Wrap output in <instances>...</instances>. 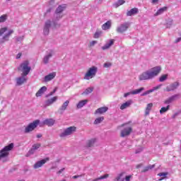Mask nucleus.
<instances>
[{"instance_id": "f8f14e48", "label": "nucleus", "mask_w": 181, "mask_h": 181, "mask_svg": "<svg viewBox=\"0 0 181 181\" xmlns=\"http://www.w3.org/2000/svg\"><path fill=\"white\" fill-rule=\"evenodd\" d=\"M180 98V95L175 94L172 95L171 97L168 98L167 100L164 101V104H172L174 101H176V100H179Z\"/></svg>"}, {"instance_id": "58836bf2", "label": "nucleus", "mask_w": 181, "mask_h": 181, "mask_svg": "<svg viewBox=\"0 0 181 181\" xmlns=\"http://www.w3.org/2000/svg\"><path fill=\"white\" fill-rule=\"evenodd\" d=\"M108 177V174H105L104 175H101L100 177L95 178L92 181H98V180H103V179H107Z\"/></svg>"}, {"instance_id": "4be33fe9", "label": "nucleus", "mask_w": 181, "mask_h": 181, "mask_svg": "<svg viewBox=\"0 0 181 181\" xmlns=\"http://www.w3.org/2000/svg\"><path fill=\"white\" fill-rule=\"evenodd\" d=\"M54 122H56L54 119H46L44 120L43 124H45V125H47L48 127H53L54 125Z\"/></svg>"}, {"instance_id": "7c9ffc66", "label": "nucleus", "mask_w": 181, "mask_h": 181, "mask_svg": "<svg viewBox=\"0 0 181 181\" xmlns=\"http://www.w3.org/2000/svg\"><path fill=\"white\" fill-rule=\"evenodd\" d=\"M152 107H153V104L152 103L147 104V106L145 110V115H149V113L151 112V110H152Z\"/></svg>"}, {"instance_id": "9b49d317", "label": "nucleus", "mask_w": 181, "mask_h": 181, "mask_svg": "<svg viewBox=\"0 0 181 181\" xmlns=\"http://www.w3.org/2000/svg\"><path fill=\"white\" fill-rule=\"evenodd\" d=\"M13 33V30H9L7 33H6L1 39L0 43H5V42L9 41V36H11Z\"/></svg>"}, {"instance_id": "6e6552de", "label": "nucleus", "mask_w": 181, "mask_h": 181, "mask_svg": "<svg viewBox=\"0 0 181 181\" xmlns=\"http://www.w3.org/2000/svg\"><path fill=\"white\" fill-rule=\"evenodd\" d=\"M40 122V121L39 119H37L33 122L29 124L25 129V134H28V132H32V131H33V129H35V128H36L37 125H39Z\"/></svg>"}, {"instance_id": "13d9d810", "label": "nucleus", "mask_w": 181, "mask_h": 181, "mask_svg": "<svg viewBox=\"0 0 181 181\" xmlns=\"http://www.w3.org/2000/svg\"><path fill=\"white\" fill-rule=\"evenodd\" d=\"M21 56H22V54L21 53H18L16 57V59H21Z\"/></svg>"}, {"instance_id": "6e6d98bb", "label": "nucleus", "mask_w": 181, "mask_h": 181, "mask_svg": "<svg viewBox=\"0 0 181 181\" xmlns=\"http://www.w3.org/2000/svg\"><path fill=\"white\" fill-rule=\"evenodd\" d=\"M142 152V147H139L137 150H136V153H139Z\"/></svg>"}, {"instance_id": "4c0bfd02", "label": "nucleus", "mask_w": 181, "mask_h": 181, "mask_svg": "<svg viewBox=\"0 0 181 181\" xmlns=\"http://www.w3.org/2000/svg\"><path fill=\"white\" fill-rule=\"evenodd\" d=\"M94 89L93 88H88L85 90V91L83 93L85 95H88V94H91L93 93V90Z\"/></svg>"}, {"instance_id": "f704fd0d", "label": "nucleus", "mask_w": 181, "mask_h": 181, "mask_svg": "<svg viewBox=\"0 0 181 181\" xmlns=\"http://www.w3.org/2000/svg\"><path fill=\"white\" fill-rule=\"evenodd\" d=\"M170 109V105H167V107H161V109L160 110V114H165V112H168V111H169V110Z\"/></svg>"}, {"instance_id": "de8ad7c7", "label": "nucleus", "mask_w": 181, "mask_h": 181, "mask_svg": "<svg viewBox=\"0 0 181 181\" xmlns=\"http://www.w3.org/2000/svg\"><path fill=\"white\" fill-rule=\"evenodd\" d=\"M111 66H112V64H111V62H106L103 64V67L105 69H108L109 67H111Z\"/></svg>"}, {"instance_id": "72a5a7b5", "label": "nucleus", "mask_w": 181, "mask_h": 181, "mask_svg": "<svg viewBox=\"0 0 181 181\" xmlns=\"http://www.w3.org/2000/svg\"><path fill=\"white\" fill-rule=\"evenodd\" d=\"M64 9H66V4L59 6L55 12L57 13H62Z\"/></svg>"}, {"instance_id": "6ab92c4d", "label": "nucleus", "mask_w": 181, "mask_h": 181, "mask_svg": "<svg viewBox=\"0 0 181 181\" xmlns=\"http://www.w3.org/2000/svg\"><path fill=\"white\" fill-rule=\"evenodd\" d=\"M162 87V84L158 85L156 87H153L152 89L145 91L141 94L142 96L148 95V94H151V93H153V91H156V90H159Z\"/></svg>"}, {"instance_id": "dca6fc26", "label": "nucleus", "mask_w": 181, "mask_h": 181, "mask_svg": "<svg viewBox=\"0 0 181 181\" xmlns=\"http://www.w3.org/2000/svg\"><path fill=\"white\" fill-rule=\"evenodd\" d=\"M144 90H145V88L141 87V88H140L139 89H136V90H133V91L124 93V97L125 98H127V97H128L129 95H131V94L133 95H135L136 94H139V93H141V91H144Z\"/></svg>"}, {"instance_id": "c756f323", "label": "nucleus", "mask_w": 181, "mask_h": 181, "mask_svg": "<svg viewBox=\"0 0 181 181\" xmlns=\"http://www.w3.org/2000/svg\"><path fill=\"white\" fill-rule=\"evenodd\" d=\"M88 103V100H81L78 102V103L76 105L77 108L80 109V108H83V107H84V105H86V104H87Z\"/></svg>"}, {"instance_id": "1a4fd4ad", "label": "nucleus", "mask_w": 181, "mask_h": 181, "mask_svg": "<svg viewBox=\"0 0 181 181\" xmlns=\"http://www.w3.org/2000/svg\"><path fill=\"white\" fill-rule=\"evenodd\" d=\"M51 26L52 28H54L53 26V23H52V21L50 20H47L45 23V25H44V29H43V33L44 35H49V32L50 30V28Z\"/></svg>"}, {"instance_id": "49530a36", "label": "nucleus", "mask_w": 181, "mask_h": 181, "mask_svg": "<svg viewBox=\"0 0 181 181\" xmlns=\"http://www.w3.org/2000/svg\"><path fill=\"white\" fill-rule=\"evenodd\" d=\"M101 33H102L101 31H97L96 33H95L93 37L95 39H98V37L101 36Z\"/></svg>"}, {"instance_id": "ddd939ff", "label": "nucleus", "mask_w": 181, "mask_h": 181, "mask_svg": "<svg viewBox=\"0 0 181 181\" xmlns=\"http://www.w3.org/2000/svg\"><path fill=\"white\" fill-rule=\"evenodd\" d=\"M47 162H49V158H46L41 160L37 161L34 164L33 168H34V169H39V168H42V166H43V165H45V163H46Z\"/></svg>"}, {"instance_id": "603ef678", "label": "nucleus", "mask_w": 181, "mask_h": 181, "mask_svg": "<svg viewBox=\"0 0 181 181\" xmlns=\"http://www.w3.org/2000/svg\"><path fill=\"white\" fill-rule=\"evenodd\" d=\"M131 179H132V175H127L125 177V181H131Z\"/></svg>"}, {"instance_id": "473e14b6", "label": "nucleus", "mask_w": 181, "mask_h": 181, "mask_svg": "<svg viewBox=\"0 0 181 181\" xmlns=\"http://www.w3.org/2000/svg\"><path fill=\"white\" fill-rule=\"evenodd\" d=\"M94 144H95V139H91L87 141L86 146L88 148H91L92 146H94Z\"/></svg>"}, {"instance_id": "09e8293b", "label": "nucleus", "mask_w": 181, "mask_h": 181, "mask_svg": "<svg viewBox=\"0 0 181 181\" xmlns=\"http://www.w3.org/2000/svg\"><path fill=\"white\" fill-rule=\"evenodd\" d=\"M56 91H57V88H55L53 91L50 92L48 95H46V97H52V95H53V94H54V93H56Z\"/></svg>"}, {"instance_id": "0eeeda50", "label": "nucleus", "mask_w": 181, "mask_h": 181, "mask_svg": "<svg viewBox=\"0 0 181 181\" xmlns=\"http://www.w3.org/2000/svg\"><path fill=\"white\" fill-rule=\"evenodd\" d=\"M21 68L23 72V76H28L29 73L30 72V66H29V62L28 61H24L21 64Z\"/></svg>"}, {"instance_id": "f03ea898", "label": "nucleus", "mask_w": 181, "mask_h": 181, "mask_svg": "<svg viewBox=\"0 0 181 181\" xmlns=\"http://www.w3.org/2000/svg\"><path fill=\"white\" fill-rule=\"evenodd\" d=\"M97 73H98V67L92 66L87 70L83 78L84 80H91V78H94L97 76Z\"/></svg>"}, {"instance_id": "a211bd4d", "label": "nucleus", "mask_w": 181, "mask_h": 181, "mask_svg": "<svg viewBox=\"0 0 181 181\" xmlns=\"http://www.w3.org/2000/svg\"><path fill=\"white\" fill-rule=\"evenodd\" d=\"M16 84L17 86H22V84H23L24 83H25L27 78H26V76L22 74L21 76L17 78L16 79Z\"/></svg>"}, {"instance_id": "b1692460", "label": "nucleus", "mask_w": 181, "mask_h": 181, "mask_svg": "<svg viewBox=\"0 0 181 181\" xmlns=\"http://www.w3.org/2000/svg\"><path fill=\"white\" fill-rule=\"evenodd\" d=\"M108 111V107H102L97 109L95 112V114H104Z\"/></svg>"}, {"instance_id": "aec40b11", "label": "nucleus", "mask_w": 181, "mask_h": 181, "mask_svg": "<svg viewBox=\"0 0 181 181\" xmlns=\"http://www.w3.org/2000/svg\"><path fill=\"white\" fill-rule=\"evenodd\" d=\"M54 77H56V72H52L45 76L44 78V81L47 83L48 81H52V80H53Z\"/></svg>"}, {"instance_id": "e2e57ef3", "label": "nucleus", "mask_w": 181, "mask_h": 181, "mask_svg": "<svg viewBox=\"0 0 181 181\" xmlns=\"http://www.w3.org/2000/svg\"><path fill=\"white\" fill-rule=\"evenodd\" d=\"M136 169H139V168H142V164H139L136 166Z\"/></svg>"}, {"instance_id": "4468645a", "label": "nucleus", "mask_w": 181, "mask_h": 181, "mask_svg": "<svg viewBox=\"0 0 181 181\" xmlns=\"http://www.w3.org/2000/svg\"><path fill=\"white\" fill-rule=\"evenodd\" d=\"M57 100H59V98L57 96H54V97L47 100L45 102V107L46 108V107H50V105H52V104H54V103H56V101H57Z\"/></svg>"}, {"instance_id": "c9c22d12", "label": "nucleus", "mask_w": 181, "mask_h": 181, "mask_svg": "<svg viewBox=\"0 0 181 181\" xmlns=\"http://www.w3.org/2000/svg\"><path fill=\"white\" fill-rule=\"evenodd\" d=\"M124 3L125 1L124 0H118L113 4V6L114 8H118L119 6H121V5H124Z\"/></svg>"}, {"instance_id": "79ce46f5", "label": "nucleus", "mask_w": 181, "mask_h": 181, "mask_svg": "<svg viewBox=\"0 0 181 181\" xmlns=\"http://www.w3.org/2000/svg\"><path fill=\"white\" fill-rule=\"evenodd\" d=\"M169 175V173L165 172V173H160L157 175V176H159L160 177H164V179H166V176Z\"/></svg>"}, {"instance_id": "bb28decb", "label": "nucleus", "mask_w": 181, "mask_h": 181, "mask_svg": "<svg viewBox=\"0 0 181 181\" xmlns=\"http://www.w3.org/2000/svg\"><path fill=\"white\" fill-rule=\"evenodd\" d=\"M132 104V100H127V102L121 105L120 110H126V108H129V107H131Z\"/></svg>"}, {"instance_id": "e433bc0d", "label": "nucleus", "mask_w": 181, "mask_h": 181, "mask_svg": "<svg viewBox=\"0 0 181 181\" xmlns=\"http://www.w3.org/2000/svg\"><path fill=\"white\" fill-rule=\"evenodd\" d=\"M168 80V74H163L159 78L160 83H163V81H166Z\"/></svg>"}, {"instance_id": "a878e982", "label": "nucleus", "mask_w": 181, "mask_h": 181, "mask_svg": "<svg viewBox=\"0 0 181 181\" xmlns=\"http://www.w3.org/2000/svg\"><path fill=\"white\" fill-rule=\"evenodd\" d=\"M69 104H70V101L66 100L62 104V105L59 107V111H61V112H64V111H66V110H67V107H69Z\"/></svg>"}, {"instance_id": "39448f33", "label": "nucleus", "mask_w": 181, "mask_h": 181, "mask_svg": "<svg viewBox=\"0 0 181 181\" xmlns=\"http://www.w3.org/2000/svg\"><path fill=\"white\" fill-rule=\"evenodd\" d=\"M76 129H77V128L74 126L69 127L65 129L64 132L59 134V136L61 138H64V136H69V135H71V134L76 132Z\"/></svg>"}, {"instance_id": "ea45409f", "label": "nucleus", "mask_w": 181, "mask_h": 181, "mask_svg": "<svg viewBox=\"0 0 181 181\" xmlns=\"http://www.w3.org/2000/svg\"><path fill=\"white\" fill-rule=\"evenodd\" d=\"M103 121H104V117H98L95 119V120L94 121V124L95 125H97V124H101Z\"/></svg>"}, {"instance_id": "864d4df0", "label": "nucleus", "mask_w": 181, "mask_h": 181, "mask_svg": "<svg viewBox=\"0 0 181 181\" xmlns=\"http://www.w3.org/2000/svg\"><path fill=\"white\" fill-rule=\"evenodd\" d=\"M17 42H22L23 40V36H20L16 37Z\"/></svg>"}, {"instance_id": "338daca9", "label": "nucleus", "mask_w": 181, "mask_h": 181, "mask_svg": "<svg viewBox=\"0 0 181 181\" xmlns=\"http://www.w3.org/2000/svg\"><path fill=\"white\" fill-rule=\"evenodd\" d=\"M176 116H177V113H175V114L173 116V118H175Z\"/></svg>"}, {"instance_id": "9d476101", "label": "nucleus", "mask_w": 181, "mask_h": 181, "mask_svg": "<svg viewBox=\"0 0 181 181\" xmlns=\"http://www.w3.org/2000/svg\"><path fill=\"white\" fill-rule=\"evenodd\" d=\"M177 87H179V82H173L165 88V91H168V93L170 91H175V90L177 89Z\"/></svg>"}, {"instance_id": "f3484780", "label": "nucleus", "mask_w": 181, "mask_h": 181, "mask_svg": "<svg viewBox=\"0 0 181 181\" xmlns=\"http://www.w3.org/2000/svg\"><path fill=\"white\" fill-rule=\"evenodd\" d=\"M115 42V40L114 39L109 40L105 43V45H104L102 47V50H108V49H110V47H111V46H112V45H114Z\"/></svg>"}, {"instance_id": "bf43d9fd", "label": "nucleus", "mask_w": 181, "mask_h": 181, "mask_svg": "<svg viewBox=\"0 0 181 181\" xmlns=\"http://www.w3.org/2000/svg\"><path fill=\"white\" fill-rule=\"evenodd\" d=\"M64 171V168H62L61 170H59L57 172V173H58L59 175H60V173H63Z\"/></svg>"}, {"instance_id": "c85d7f7f", "label": "nucleus", "mask_w": 181, "mask_h": 181, "mask_svg": "<svg viewBox=\"0 0 181 181\" xmlns=\"http://www.w3.org/2000/svg\"><path fill=\"white\" fill-rule=\"evenodd\" d=\"M111 28V21H108L102 25L103 30H108Z\"/></svg>"}, {"instance_id": "a19ab883", "label": "nucleus", "mask_w": 181, "mask_h": 181, "mask_svg": "<svg viewBox=\"0 0 181 181\" xmlns=\"http://www.w3.org/2000/svg\"><path fill=\"white\" fill-rule=\"evenodd\" d=\"M8 19V16L6 14L0 16V23L5 22Z\"/></svg>"}, {"instance_id": "5fc2aeb1", "label": "nucleus", "mask_w": 181, "mask_h": 181, "mask_svg": "<svg viewBox=\"0 0 181 181\" xmlns=\"http://www.w3.org/2000/svg\"><path fill=\"white\" fill-rule=\"evenodd\" d=\"M95 45H97V41H92L90 42V46L91 47H93V46H95Z\"/></svg>"}, {"instance_id": "20e7f679", "label": "nucleus", "mask_w": 181, "mask_h": 181, "mask_svg": "<svg viewBox=\"0 0 181 181\" xmlns=\"http://www.w3.org/2000/svg\"><path fill=\"white\" fill-rule=\"evenodd\" d=\"M129 26H131V23L129 22H125L122 24H120L119 26H117L116 29V32L117 33H124L129 29Z\"/></svg>"}, {"instance_id": "3c124183", "label": "nucleus", "mask_w": 181, "mask_h": 181, "mask_svg": "<svg viewBox=\"0 0 181 181\" xmlns=\"http://www.w3.org/2000/svg\"><path fill=\"white\" fill-rule=\"evenodd\" d=\"M35 152H36V150H35V149L32 147L31 149L28 151V155H33V153H35Z\"/></svg>"}, {"instance_id": "774afa93", "label": "nucleus", "mask_w": 181, "mask_h": 181, "mask_svg": "<svg viewBox=\"0 0 181 181\" xmlns=\"http://www.w3.org/2000/svg\"><path fill=\"white\" fill-rule=\"evenodd\" d=\"M54 2V0H51L50 4H53Z\"/></svg>"}, {"instance_id": "412c9836", "label": "nucleus", "mask_w": 181, "mask_h": 181, "mask_svg": "<svg viewBox=\"0 0 181 181\" xmlns=\"http://www.w3.org/2000/svg\"><path fill=\"white\" fill-rule=\"evenodd\" d=\"M52 57H53V52L51 51L44 57V59H43L44 64H47V63H49V61L50 60V59H52Z\"/></svg>"}, {"instance_id": "680f3d73", "label": "nucleus", "mask_w": 181, "mask_h": 181, "mask_svg": "<svg viewBox=\"0 0 181 181\" xmlns=\"http://www.w3.org/2000/svg\"><path fill=\"white\" fill-rule=\"evenodd\" d=\"M78 177H81V175H74L72 177V179H78Z\"/></svg>"}, {"instance_id": "a18cd8bd", "label": "nucleus", "mask_w": 181, "mask_h": 181, "mask_svg": "<svg viewBox=\"0 0 181 181\" xmlns=\"http://www.w3.org/2000/svg\"><path fill=\"white\" fill-rule=\"evenodd\" d=\"M32 148L35 150V151H37V149H39V148H40V144L37 143L33 145Z\"/></svg>"}, {"instance_id": "69168bd1", "label": "nucleus", "mask_w": 181, "mask_h": 181, "mask_svg": "<svg viewBox=\"0 0 181 181\" xmlns=\"http://www.w3.org/2000/svg\"><path fill=\"white\" fill-rule=\"evenodd\" d=\"M164 177H161L160 179H158V181H161V180H164Z\"/></svg>"}, {"instance_id": "4d7b16f0", "label": "nucleus", "mask_w": 181, "mask_h": 181, "mask_svg": "<svg viewBox=\"0 0 181 181\" xmlns=\"http://www.w3.org/2000/svg\"><path fill=\"white\" fill-rule=\"evenodd\" d=\"M179 42H181V37L175 40V43H179Z\"/></svg>"}, {"instance_id": "393cba45", "label": "nucleus", "mask_w": 181, "mask_h": 181, "mask_svg": "<svg viewBox=\"0 0 181 181\" xmlns=\"http://www.w3.org/2000/svg\"><path fill=\"white\" fill-rule=\"evenodd\" d=\"M138 12H139L138 8H133L130 11L127 12V16H132L134 15H136Z\"/></svg>"}, {"instance_id": "8fccbe9b", "label": "nucleus", "mask_w": 181, "mask_h": 181, "mask_svg": "<svg viewBox=\"0 0 181 181\" xmlns=\"http://www.w3.org/2000/svg\"><path fill=\"white\" fill-rule=\"evenodd\" d=\"M173 23V20L170 19L168 22L167 23V28H170L172 26V24Z\"/></svg>"}, {"instance_id": "052dcab7", "label": "nucleus", "mask_w": 181, "mask_h": 181, "mask_svg": "<svg viewBox=\"0 0 181 181\" xmlns=\"http://www.w3.org/2000/svg\"><path fill=\"white\" fill-rule=\"evenodd\" d=\"M158 2H159V0H152L151 3L155 4H158Z\"/></svg>"}, {"instance_id": "c03bdc74", "label": "nucleus", "mask_w": 181, "mask_h": 181, "mask_svg": "<svg viewBox=\"0 0 181 181\" xmlns=\"http://www.w3.org/2000/svg\"><path fill=\"white\" fill-rule=\"evenodd\" d=\"M7 30H8V28H6V27L0 28V37H1V36H2Z\"/></svg>"}, {"instance_id": "2eb2a0df", "label": "nucleus", "mask_w": 181, "mask_h": 181, "mask_svg": "<svg viewBox=\"0 0 181 181\" xmlns=\"http://www.w3.org/2000/svg\"><path fill=\"white\" fill-rule=\"evenodd\" d=\"M131 132H132V128H131V127H124L121 131V136L122 138L128 136V135H129Z\"/></svg>"}, {"instance_id": "5701e85b", "label": "nucleus", "mask_w": 181, "mask_h": 181, "mask_svg": "<svg viewBox=\"0 0 181 181\" xmlns=\"http://www.w3.org/2000/svg\"><path fill=\"white\" fill-rule=\"evenodd\" d=\"M47 88L46 86H42L35 94L36 97H42V95L46 93Z\"/></svg>"}, {"instance_id": "2f4dec72", "label": "nucleus", "mask_w": 181, "mask_h": 181, "mask_svg": "<svg viewBox=\"0 0 181 181\" xmlns=\"http://www.w3.org/2000/svg\"><path fill=\"white\" fill-rule=\"evenodd\" d=\"M153 168H155V164L149 165H148L146 167H144V168L143 169V170H141V172L143 173H146V172H148L149 170H152V169H153Z\"/></svg>"}, {"instance_id": "37998d69", "label": "nucleus", "mask_w": 181, "mask_h": 181, "mask_svg": "<svg viewBox=\"0 0 181 181\" xmlns=\"http://www.w3.org/2000/svg\"><path fill=\"white\" fill-rule=\"evenodd\" d=\"M122 176H124V173H122L118 175V176L116 177V181H124V178H122Z\"/></svg>"}, {"instance_id": "0e129e2a", "label": "nucleus", "mask_w": 181, "mask_h": 181, "mask_svg": "<svg viewBox=\"0 0 181 181\" xmlns=\"http://www.w3.org/2000/svg\"><path fill=\"white\" fill-rule=\"evenodd\" d=\"M37 138H42V134H37Z\"/></svg>"}, {"instance_id": "7ed1b4c3", "label": "nucleus", "mask_w": 181, "mask_h": 181, "mask_svg": "<svg viewBox=\"0 0 181 181\" xmlns=\"http://www.w3.org/2000/svg\"><path fill=\"white\" fill-rule=\"evenodd\" d=\"M11 149H13V143L6 146L0 150V160H2V159H6V158L9 156V152H11Z\"/></svg>"}, {"instance_id": "f257e3e1", "label": "nucleus", "mask_w": 181, "mask_h": 181, "mask_svg": "<svg viewBox=\"0 0 181 181\" xmlns=\"http://www.w3.org/2000/svg\"><path fill=\"white\" fill-rule=\"evenodd\" d=\"M162 71V67L160 66H154L150 69H148L139 75V81H146L148 80H153L155 77L159 76Z\"/></svg>"}, {"instance_id": "cd10ccee", "label": "nucleus", "mask_w": 181, "mask_h": 181, "mask_svg": "<svg viewBox=\"0 0 181 181\" xmlns=\"http://www.w3.org/2000/svg\"><path fill=\"white\" fill-rule=\"evenodd\" d=\"M168 11V7L164 6L157 11L156 13H154V16H159V15H162L163 13Z\"/></svg>"}, {"instance_id": "423d86ee", "label": "nucleus", "mask_w": 181, "mask_h": 181, "mask_svg": "<svg viewBox=\"0 0 181 181\" xmlns=\"http://www.w3.org/2000/svg\"><path fill=\"white\" fill-rule=\"evenodd\" d=\"M63 18V15H62V13H57L55 12L54 15V18L52 21H51V23H52V25L54 28H60V24H59L57 22L60 21Z\"/></svg>"}]
</instances>
